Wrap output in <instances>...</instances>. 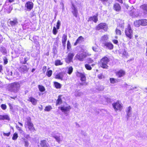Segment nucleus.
I'll use <instances>...</instances> for the list:
<instances>
[{"mask_svg": "<svg viewBox=\"0 0 147 147\" xmlns=\"http://www.w3.org/2000/svg\"><path fill=\"white\" fill-rule=\"evenodd\" d=\"M21 84V82H15L11 83L9 87V90L14 93H17L20 89Z\"/></svg>", "mask_w": 147, "mask_h": 147, "instance_id": "f257e3e1", "label": "nucleus"}, {"mask_svg": "<svg viewBox=\"0 0 147 147\" xmlns=\"http://www.w3.org/2000/svg\"><path fill=\"white\" fill-rule=\"evenodd\" d=\"M109 61V59L106 57H104L100 59L98 64L103 68L107 69L108 67L107 64Z\"/></svg>", "mask_w": 147, "mask_h": 147, "instance_id": "f03ea898", "label": "nucleus"}, {"mask_svg": "<svg viewBox=\"0 0 147 147\" xmlns=\"http://www.w3.org/2000/svg\"><path fill=\"white\" fill-rule=\"evenodd\" d=\"M86 56V53L82 49L77 53L75 58L80 61H83Z\"/></svg>", "mask_w": 147, "mask_h": 147, "instance_id": "7ed1b4c3", "label": "nucleus"}, {"mask_svg": "<svg viewBox=\"0 0 147 147\" xmlns=\"http://www.w3.org/2000/svg\"><path fill=\"white\" fill-rule=\"evenodd\" d=\"M76 75L77 76L80 77L81 78L82 82L80 83V84L82 85H86L87 84V83L85 82L86 77L84 74L77 71L76 73Z\"/></svg>", "mask_w": 147, "mask_h": 147, "instance_id": "20e7f679", "label": "nucleus"}, {"mask_svg": "<svg viewBox=\"0 0 147 147\" xmlns=\"http://www.w3.org/2000/svg\"><path fill=\"white\" fill-rule=\"evenodd\" d=\"M8 22L9 24V26L12 27L15 26L18 24V19L16 18H13L11 19H9Z\"/></svg>", "mask_w": 147, "mask_h": 147, "instance_id": "39448f33", "label": "nucleus"}, {"mask_svg": "<svg viewBox=\"0 0 147 147\" xmlns=\"http://www.w3.org/2000/svg\"><path fill=\"white\" fill-rule=\"evenodd\" d=\"M125 32L126 35L130 38H131L132 36L133 31L131 29L130 26L128 25L126 29Z\"/></svg>", "mask_w": 147, "mask_h": 147, "instance_id": "423d86ee", "label": "nucleus"}, {"mask_svg": "<svg viewBox=\"0 0 147 147\" xmlns=\"http://www.w3.org/2000/svg\"><path fill=\"white\" fill-rule=\"evenodd\" d=\"M52 137L54 138L56 141L59 143L61 141V135L59 133H55L53 132L51 134Z\"/></svg>", "mask_w": 147, "mask_h": 147, "instance_id": "0eeeda50", "label": "nucleus"}, {"mask_svg": "<svg viewBox=\"0 0 147 147\" xmlns=\"http://www.w3.org/2000/svg\"><path fill=\"white\" fill-rule=\"evenodd\" d=\"M71 12L73 15L77 18L78 15V11L77 7L73 3H72L71 6Z\"/></svg>", "mask_w": 147, "mask_h": 147, "instance_id": "6e6552de", "label": "nucleus"}, {"mask_svg": "<svg viewBox=\"0 0 147 147\" xmlns=\"http://www.w3.org/2000/svg\"><path fill=\"white\" fill-rule=\"evenodd\" d=\"M112 105L114 109L116 111L118 110L120 111L122 109V106L119 101L114 103Z\"/></svg>", "mask_w": 147, "mask_h": 147, "instance_id": "1a4fd4ad", "label": "nucleus"}, {"mask_svg": "<svg viewBox=\"0 0 147 147\" xmlns=\"http://www.w3.org/2000/svg\"><path fill=\"white\" fill-rule=\"evenodd\" d=\"M74 55V53H69L67 57L65 59V61L67 63H70L72 61V59Z\"/></svg>", "mask_w": 147, "mask_h": 147, "instance_id": "9d476101", "label": "nucleus"}, {"mask_svg": "<svg viewBox=\"0 0 147 147\" xmlns=\"http://www.w3.org/2000/svg\"><path fill=\"white\" fill-rule=\"evenodd\" d=\"M107 25L105 23H102L98 25L96 29L98 30L101 29L105 31H107Z\"/></svg>", "mask_w": 147, "mask_h": 147, "instance_id": "9b49d317", "label": "nucleus"}, {"mask_svg": "<svg viewBox=\"0 0 147 147\" xmlns=\"http://www.w3.org/2000/svg\"><path fill=\"white\" fill-rule=\"evenodd\" d=\"M59 109H61L62 112L64 113L65 114H67L69 111L70 107L68 106L59 107Z\"/></svg>", "mask_w": 147, "mask_h": 147, "instance_id": "f8f14e48", "label": "nucleus"}, {"mask_svg": "<svg viewBox=\"0 0 147 147\" xmlns=\"http://www.w3.org/2000/svg\"><path fill=\"white\" fill-rule=\"evenodd\" d=\"M29 68L26 65H22L19 69V71L21 73H26L28 71Z\"/></svg>", "mask_w": 147, "mask_h": 147, "instance_id": "ddd939ff", "label": "nucleus"}, {"mask_svg": "<svg viewBox=\"0 0 147 147\" xmlns=\"http://www.w3.org/2000/svg\"><path fill=\"white\" fill-rule=\"evenodd\" d=\"M132 9H132L129 12V14L133 17H138L139 15L138 13L136 12V10L134 9L133 8V9Z\"/></svg>", "mask_w": 147, "mask_h": 147, "instance_id": "4468645a", "label": "nucleus"}, {"mask_svg": "<svg viewBox=\"0 0 147 147\" xmlns=\"http://www.w3.org/2000/svg\"><path fill=\"white\" fill-rule=\"evenodd\" d=\"M125 71L120 70L116 72V75L118 77L120 78L123 76L125 75Z\"/></svg>", "mask_w": 147, "mask_h": 147, "instance_id": "2eb2a0df", "label": "nucleus"}, {"mask_svg": "<svg viewBox=\"0 0 147 147\" xmlns=\"http://www.w3.org/2000/svg\"><path fill=\"white\" fill-rule=\"evenodd\" d=\"M131 110L132 108L131 107L129 106L127 107V109L126 110V112L127 116V120L128 119L129 117H131Z\"/></svg>", "mask_w": 147, "mask_h": 147, "instance_id": "dca6fc26", "label": "nucleus"}, {"mask_svg": "<svg viewBox=\"0 0 147 147\" xmlns=\"http://www.w3.org/2000/svg\"><path fill=\"white\" fill-rule=\"evenodd\" d=\"M33 3L30 1L27 2L25 5V6L29 10H31L33 8Z\"/></svg>", "mask_w": 147, "mask_h": 147, "instance_id": "f3484780", "label": "nucleus"}, {"mask_svg": "<svg viewBox=\"0 0 147 147\" xmlns=\"http://www.w3.org/2000/svg\"><path fill=\"white\" fill-rule=\"evenodd\" d=\"M113 9L117 11H119L121 10V8L119 3H116L113 5Z\"/></svg>", "mask_w": 147, "mask_h": 147, "instance_id": "a211bd4d", "label": "nucleus"}, {"mask_svg": "<svg viewBox=\"0 0 147 147\" xmlns=\"http://www.w3.org/2000/svg\"><path fill=\"white\" fill-rule=\"evenodd\" d=\"M104 45L106 47V48L110 50L112 49L113 48V45L111 43L106 42L105 43Z\"/></svg>", "mask_w": 147, "mask_h": 147, "instance_id": "6ab92c4d", "label": "nucleus"}, {"mask_svg": "<svg viewBox=\"0 0 147 147\" xmlns=\"http://www.w3.org/2000/svg\"><path fill=\"white\" fill-rule=\"evenodd\" d=\"M140 8L143 10L144 14H147V4H144L140 6Z\"/></svg>", "mask_w": 147, "mask_h": 147, "instance_id": "aec40b11", "label": "nucleus"}, {"mask_svg": "<svg viewBox=\"0 0 147 147\" xmlns=\"http://www.w3.org/2000/svg\"><path fill=\"white\" fill-rule=\"evenodd\" d=\"M40 145L42 147H48L49 144L45 140H41L40 142Z\"/></svg>", "mask_w": 147, "mask_h": 147, "instance_id": "412c9836", "label": "nucleus"}, {"mask_svg": "<svg viewBox=\"0 0 147 147\" xmlns=\"http://www.w3.org/2000/svg\"><path fill=\"white\" fill-rule=\"evenodd\" d=\"M28 100L31 102L32 104L34 105H36V104L37 100L33 97H29Z\"/></svg>", "mask_w": 147, "mask_h": 147, "instance_id": "4be33fe9", "label": "nucleus"}, {"mask_svg": "<svg viewBox=\"0 0 147 147\" xmlns=\"http://www.w3.org/2000/svg\"><path fill=\"white\" fill-rule=\"evenodd\" d=\"M84 38L82 36H80L77 39L76 42L74 43L75 46L76 45L80 43L83 40Z\"/></svg>", "mask_w": 147, "mask_h": 147, "instance_id": "5701e85b", "label": "nucleus"}, {"mask_svg": "<svg viewBox=\"0 0 147 147\" xmlns=\"http://www.w3.org/2000/svg\"><path fill=\"white\" fill-rule=\"evenodd\" d=\"M93 21L95 22H96L98 21V18L96 16H94L92 17H91L89 18L88 21Z\"/></svg>", "mask_w": 147, "mask_h": 147, "instance_id": "b1692460", "label": "nucleus"}, {"mask_svg": "<svg viewBox=\"0 0 147 147\" xmlns=\"http://www.w3.org/2000/svg\"><path fill=\"white\" fill-rule=\"evenodd\" d=\"M67 40V35L64 34L63 35L62 38V42L63 45H65Z\"/></svg>", "mask_w": 147, "mask_h": 147, "instance_id": "393cba45", "label": "nucleus"}, {"mask_svg": "<svg viewBox=\"0 0 147 147\" xmlns=\"http://www.w3.org/2000/svg\"><path fill=\"white\" fill-rule=\"evenodd\" d=\"M64 74L63 73H60L56 75L55 78L56 79L62 80L63 75Z\"/></svg>", "mask_w": 147, "mask_h": 147, "instance_id": "a878e982", "label": "nucleus"}, {"mask_svg": "<svg viewBox=\"0 0 147 147\" xmlns=\"http://www.w3.org/2000/svg\"><path fill=\"white\" fill-rule=\"evenodd\" d=\"M61 96L59 95L58 96V99L56 101V105H57L61 104L62 102V100L61 98Z\"/></svg>", "mask_w": 147, "mask_h": 147, "instance_id": "bb28decb", "label": "nucleus"}, {"mask_svg": "<svg viewBox=\"0 0 147 147\" xmlns=\"http://www.w3.org/2000/svg\"><path fill=\"white\" fill-rule=\"evenodd\" d=\"M28 128L29 130L32 131H35V129L34 127V125L33 123L28 125Z\"/></svg>", "mask_w": 147, "mask_h": 147, "instance_id": "cd10ccee", "label": "nucleus"}, {"mask_svg": "<svg viewBox=\"0 0 147 147\" xmlns=\"http://www.w3.org/2000/svg\"><path fill=\"white\" fill-rule=\"evenodd\" d=\"M4 119H6L7 120H9V116L7 115H0V120H3Z\"/></svg>", "mask_w": 147, "mask_h": 147, "instance_id": "c85d7f7f", "label": "nucleus"}, {"mask_svg": "<svg viewBox=\"0 0 147 147\" xmlns=\"http://www.w3.org/2000/svg\"><path fill=\"white\" fill-rule=\"evenodd\" d=\"M25 123L27 125L32 123L31 122V118L30 117H27Z\"/></svg>", "mask_w": 147, "mask_h": 147, "instance_id": "c756f323", "label": "nucleus"}, {"mask_svg": "<svg viewBox=\"0 0 147 147\" xmlns=\"http://www.w3.org/2000/svg\"><path fill=\"white\" fill-rule=\"evenodd\" d=\"M67 73L68 74H71L73 71V68L72 66H69V67H67Z\"/></svg>", "mask_w": 147, "mask_h": 147, "instance_id": "7c9ffc66", "label": "nucleus"}, {"mask_svg": "<svg viewBox=\"0 0 147 147\" xmlns=\"http://www.w3.org/2000/svg\"><path fill=\"white\" fill-rule=\"evenodd\" d=\"M28 59V57H26L24 58V60H23V59H21L20 60V61L22 64H25L26 63V62Z\"/></svg>", "mask_w": 147, "mask_h": 147, "instance_id": "2f4dec72", "label": "nucleus"}, {"mask_svg": "<svg viewBox=\"0 0 147 147\" xmlns=\"http://www.w3.org/2000/svg\"><path fill=\"white\" fill-rule=\"evenodd\" d=\"M141 25L145 26L147 25V20L146 19L140 20Z\"/></svg>", "mask_w": 147, "mask_h": 147, "instance_id": "473e14b6", "label": "nucleus"}, {"mask_svg": "<svg viewBox=\"0 0 147 147\" xmlns=\"http://www.w3.org/2000/svg\"><path fill=\"white\" fill-rule=\"evenodd\" d=\"M134 24L135 26L136 27L139 26L140 25H141V22L140 20H138L134 22Z\"/></svg>", "mask_w": 147, "mask_h": 147, "instance_id": "72a5a7b5", "label": "nucleus"}, {"mask_svg": "<svg viewBox=\"0 0 147 147\" xmlns=\"http://www.w3.org/2000/svg\"><path fill=\"white\" fill-rule=\"evenodd\" d=\"M0 51L3 53L6 54L7 53V50L4 47H0Z\"/></svg>", "mask_w": 147, "mask_h": 147, "instance_id": "f704fd0d", "label": "nucleus"}, {"mask_svg": "<svg viewBox=\"0 0 147 147\" xmlns=\"http://www.w3.org/2000/svg\"><path fill=\"white\" fill-rule=\"evenodd\" d=\"M18 53L20 54L21 55L24 56L26 54V52L24 51V50L23 49H19L18 51Z\"/></svg>", "mask_w": 147, "mask_h": 147, "instance_id": "c9c22d12", "label": "nucleus"}, {"mask_svg": "<svg viewBox=\"0 0 147 147\" xmlns=\"http://www.w3.org/2000/svg\"><path fill=\"white\" fill-rule=\"evenodd\" d=\"M39 90L41 92H43L45 91V87L39 85L38 86Z\"/></svg>", "mask_w": 147, "mask_h": 147, "instance_id": "e433bc0d", "label": "nucleus"}, {"mask_svg": "<svg viewBox=\"0 0 147 147\" xmlns=\"http://www.w3.org/2000/svg\"><path fill=\"white\" fill-rule=\"evenodd\" d=\"M54 84L56 88L59 89L61 88V85L60 83L57 82H55L54 83Z\"/></svg>", "mask_w": 147, "mask_h": 147, "instance_id": "4c0bfd02", "label": "nucleus"}, {"mask_svg": "<svg viewBox=\"0 0 147 147\" xmlns=\"http://www.w3.org/2000/svg\"><path fill=\"white\" fill-rule=\"evenodd\" d=\"M63 63L59 60H56L55 61V65L56 66L61 65Z\"/></svg>", "mask_w": 147, "mask_h": 147, "instance_id": "58836bf2", "label": "nucleus"}, {"mask_svg": "<svg viewBox=\"0 0 147 147\" xmlns=\"http://www.w3.org/2000/svg\"><path fill=\"white\" fill-rule=\"evenodd\" d=\"M22 139L24 143V146L26 147H28L29 145V143L28 141L25 138H22Z\"/></svg>", "mask_w": 147, "mask_h": 147, "instance_id": "ea45409f", "label": "nucleus"}, {"mask_svg": "<svg viewBox=\"0 0 147 147\" xmlns=\"http://www.w3.org/2000/svg\"><path fill=\"white\" fill-rule=\"evenodd\" d=\"M52 109V107L50 105H49V106H46L45 107L44 110L45 111H49Z\"/></svg>", "mask_w": 147, "mask_h": 147, "instance_id": "a19ab883", "label": "nucleus"}, {"mask_svg": "<svg viewBox=\"0 0 147 147\" xmlns=\"http://www.w3.org/2000/svg\"><path fill=\"white\" fill-rule=\"evenodd\" d=\"M6 74L9 76H13L12 71L9 70H7Z\"/></svg>", "mask_w": 147, "mask_h": 147, "instance_id": "79ce46f5", "label": "nucleus"}, {"mask_svg": "<svg viewBox=\"0 0 147 147\" xmlns=\"http://www.w3.org/2000/svg\"><path fill=\"white\" fill-rule=\"evenodd\" d=\"M52 71L51 70L47 71L46 73V75L48 77H50L52 74Z\"/></svg>", "mask_w": 147, "mask_h": 147, "instance_id": "37998d69", "label": "nucleus"}, {"mask_svg": "<svg viewBox=\"0 0 147 147\" xmlns=\"http://www.w3.org/2000/svg\"><path fill=\"white\" fill-rule=\"evenodd\" d=\"M18 137V134L15 133L13 134V136L12 137V139L13 140H16L17 139Z\"/></svg>", "mask_w": 147, "mask_h": 147, "instance_id": "c03bdc74", "label": "nucleus"}, {"mask_svg": "<svg viewBox=\"0 0 147 147\" xmlns=\"http://www.w3.org/2000/svg\"><path fill=\"white\" fill-rule=\"evenodd\" d=\"M85 68L88 70H91L92 69V67L90 65L88 64H86L85 65Z\"/></svg>", "mask_w": 147, "mask_h": 147, "instance_id": "a18cd8bd", "label": "nucleus"}, {"mask_svg": "<svg viewBox=\"0 0 147 147\" xmlns=\"http://www.w3.org/2000/svg\"><path fill=\"white\" fill-rule=\"evenodd\" d=\"M110 82L112 84H114L116 82L117 80L114 78H110Z\"/></svg>", "mask_w": 147, "mask_h": 147, "instance_id": "49530a36", "label": "nucleus"}, {"mask_svg": "<svg viewBox=\"0 0 147 147\" xmlns=\"http://www.w3.org/2000/svg\"><path fill=\"white\" fill-rule=\"evenodd\" d=\"M122 55L125 57H127L128 55V53L125 51V49H124L123 50L122 53Z\"/></svg>", "mask_w": 147, "mask_h": 147, "instance_id": "de8ad7c7", "label": "nucleus"}, {"mask_svg": "<svg viewBox=\"0 0 147 147\" xmlns=\"http://www.w3.org/2000/svg\"><path fill=\"white\" fill-rule=\"evenodd\" d=\"M97 89L99 91H101L104 89V86H100L97 87Z\"/></svg>", "mask_w": 147, "mask_h": 147, "instance_id": "09e8293b", "label": "nucleus"}, {"mask_svg": "<svg viewBox=\"0 0 147 147\" xmlns=\"http://www.w3.org/2000/svg\"><path fill=\"white\" fill-rule=\"evenodd\" d=\"M57 28H56L55 26L53 27V32L55 35H56L57 32L58 31L57 30Z\"/></svg>", "mask_w": 147, "mask_h": 147, "instance_id": "8fccbe9b", "label": "nucleus"}, {"mask_svg": "<svg viewBox=\"0 0 147 147\" xmlns=\"http://www.w3.org/2000/svg\"><path fill=\"white\" fill-rule=\"evenodd\" d=\"M115 32L116 34L121 35V32L120 30L117 28L115 30Z\"/></svg>", "mask_w": 147, "mask_h": 147, "instance_id": "3c124183", "label": "nucleus"}, {"mask_svg": "<svg viewBox=\"0 0 147 147\" xmlns=\"http://www.w3.org/2000/svg\"><path fill=\"white\" fill-rule=\"evenodd\" d=\"M61 25V22L59 20L58 21L57 25H56V27H57V29H59V27Z\"/></svg>", "mask_w": 147, "mask_h": 147, "instance_id": "603ef678", "label": "nucleus"}, {"mask_svg": "<svg viewBox=\"0 0 147 147\" xmlns=\"http://www.w3.org/2000/svg\"><path fill=\"white\" fill-rule=\"evenodd\" d=\"M82 92H77L75 94L76 96H80L82 95Z\"/></svg>", "mask_w": 147, "mask_h": 147, "instance_id": "864d4df0", "label": "nucleus"}, {"mask_svg": "<svg viewBox=\"0 0 147 147\" xmlns=\"http://www.w3.org/2000/svg\"><path fill=\"white\" fill-rule=\"evenodd\" d=\"M108 36L107 35H104L102 37L101 39L102 40H106L108 39Z\"/></svg>", "mask_w": 147, "mask_h": 147, "instance_id": "5fc2aeb1", "label": "nucleus"}, {"mask_svg": "<svg viewBox=\"0 0 147 147\" xmlns=\"http://www.w3.org/2000/svg\"><path fill=\"white\" fill-rule=\"evenodd\" d=\"M104 5H106L107 3L108 2V0H100Z\"/></svg>", "mask_w": 147, "mask_h": 147, "instance_id": "6e6d98bb", "label": "nucleus"}, {"mask_svg": "<svg viewBox=\"0 0 147 147\" xmlns=\"http://www.w3.org/2000/svg\"><path fill=\"white\" fill-rule=\"evenodd\" d=\"M1 107L3 109L5 110L6 109L7 106L5 104H2L1 105Z\"/></svg>", "mask_w": 147, "mask_h": 147, "instance_id": "4d7b16f0", "label": "nucleus"}, {"mask_svg": "<svg viewBox=\"0 0 147 147\" xmlns=\"http://www.w3.org/2000/svg\"><path fill=\"white\" fill-rule=\"evenodd\" d=\"M71 47V44L69 41L68 40L67 42V48L68 49H69Z\"/></svg>", "mask_w": 147, "mask_h": 147, "instance_id": "13d9d810", "label": "nucleus"}, {"mask_svg": "<svg viewBox=\"0 0 147 147\" xmlns=\"http://www.w3.org/2000/svg\"><path fill=\"white\" fill-rule=\"evenodd\" d=\"M57 51L56 50V47L54 46L53 49V52L55 54H56L57 53Z\"/></svg>", "mask_w": 147, "mask_h": 147, "instance_id": "bf43d9fd", "label": "nucleus"}, {"mask_svg": "<svg viewBox=\"0 0 147 147\" xmlns=\"http://www.w3.org/2000/svg\"><path fill=\"white\" fill-rule=\"evenodd\" d=\"M30 17H32L36 16V14L34 11L31 12L30 14Z\"/></svg>", "mask_w": 147, "mask_h": 147, "instance_id": "052dcab7", "label": "nucleus"}, {"mask_svg": "<svg viewBox=\"0 0 147 147\" xmlns=\"http://www.w3.org/2000/svg\"><path fill=\"white\" fill-rule=\"evenodd\" d=\"M25 138L27 139L30 138V136L27 134H25V133L23 135Z\"/></svg>", "mask_w": 147, "mask_h": 147, "instance_id": "680f3d73", "label": "nucleus"}, {"mask_svg": "<svg viewBox=\"0 0 147 147\" xmlns=\"http://www.w3.org/2000/svg\"><path fill=\"white\" fill-rule=\"evenodd\" d=\"M88 62V63H92L93 61L91 58H88L87 59Z\"/></svg>", "mask_w": 147, "mask_h": 147, "instance_id": "e2e57ef3", "label": "nucleus"}, {"mask_svg": "<svg viewBox=\"0 0 147 147\" xmlns=\"http://www.w3.org/2000/svg\"><path fill=\"white\" fill-rule=\"evenodd\" d=\"M10 132H9L7 133H5L4 132H3V134L4 136H9L10 135Z\"/></svg>", "mask_w": 147, "mask_h": 147, "instance_id": "0e129e2a", "label": "nucleus"}, {"mask_svg": "<svg viewBox=\"0 0 147 147\" xmlns=\"http://www.w3.org/2000/svg\"><path fill=\"white\" fill-rule=\"evenodd\" d=\"M92 49L95 52L98 51L97 48L96 47H92Z\"/></svg>", "mask_w": 147, "mask_h": 147, "instance_id": "69168bd1", "label": "nucleus"}, {"mask_svg": "<svg viewBox=\"0 0 147 147\" xmlns=\"http://www.w3.org/2000/svg\"><path fill=\"white\" fill-rule=\"evenodd\" d=\"M47 69V67L46 66H44L42 68V71L43 72L45 73Z\"/></svg>", "mask_w": 147, "mask_h": 147, "instance_id": "338daca9", "label": "nucleus"}, {"mask_svg": "<svg viewBox=\"0 0 147 147\" xmlns=\"http://www.w3.org/2000/svg\"><path fill=\"white\" fill-rule=\"evenodd\" d=\"M98 76V78L100 79H102L103 77V76L102 74H99Z\"/></svg>", "mask_w": 147, "mask_h": 147, "instance_id": "774afa93", "label": "nucleus"}]
</instances>
